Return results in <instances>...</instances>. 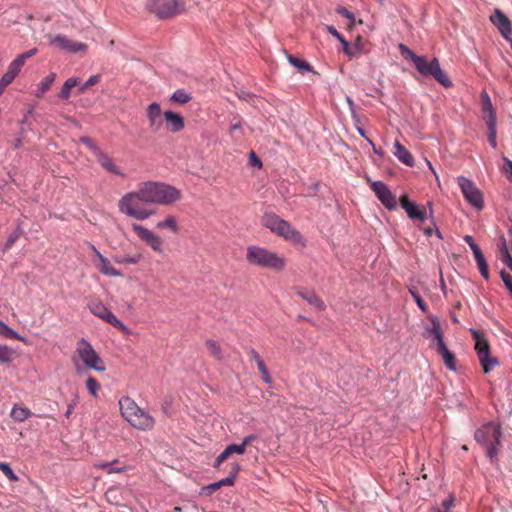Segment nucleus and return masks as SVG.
<instances>
[{"label": "nucleus", "instance_id": "obj_1", "mask_svg": "<svg viewBox=\"0 0 512 512\" xmlns=\"http://www.w3.org/2000/svg\"><path fill=\"white\" fill-rule=\"evenodd\" d=\"M144 203L169 205L181 197V192L172 185L147 181L138 185Z\"/></svg>", "mask_w": 512, "mask_h": 512}, {"label": "nucleus", "instance_id": "obj_2", "mask_svg": "<svg viewBox=\"0 0 512 512\" xmlns=\"http://www.w3.org/2000/svg\"><path fill=\"white\" fill-rule=\"evenodd\" d=\"M399 48L402 55L408 57L413 62L415 68L422 76L433 77L445 88H450L453 86V83L446 72L441 69L437 58H433L431 61H428L425 56H419L415 54L404 44H400Z\"/></svg>", "mask_w": 512, "mask_h": 512}, {"label": "nucleus", "instance_id": "obj_3", "mask_svg": "<svg viewBox=\"0 0 512 512\" xmlns=\"http://www.w3.org/2000/svg\"><path fill=\"white\" fill-rule=\"evenodd\" d=\"M119 408L122 417L136 429L147 431L152 430L155 419L149 412L141 409L130 397L124 396L119 399Z\"/></svg>", "mask_w": 512, "mask_h": 512}, {"label": "nucleus", "instance_id": "obj_4", "mask_svg": "<svg viewBox=\"0 0 512 512\" xmlns=\"http://www.w3.org/2000/svg\"><path fill=\"white\" fill-rule=\"evenodd\" d=\"M262 224L276 235L284 238L294 245L304 247L306 240L302 234L296 230L288 221L280 218L272 212H267L262 217Z\"/></svg>", "mask_w": 512, "mask_h": 512}, {"label": "nucleus", "instance_id": "obj_5", "mask_svg": "<svg viewBox=\"0 0 512 512\" xmlns=\"http://www.w3.org/2000/svg\"><path fill=\"white\" fill-rule=\"evenodd\" d=\"M76 355L77 357L73 358V364L77 373H82L84 369H93L98 372L105 371L104 361L85 338H81L77 342Z\"/></svg>", "mask_w": 512, "mask_h": 512}, {"label": "nucleus", "instance_id": "obj_6", "mask_svg": "<svg viewBox=\"0 0 512 512\" xmlns=\"http://www.w3.org/2000/svg\"><path fill=\"white\" fill-rule=\"evenodd\" d=\"M246 259L251 265L280 271L285 267V259L268 249L256 245L247 247Z\"/></svg>", "mask_w": 512, "mask_h": 512}, {"label": "nucleus", "instance_id": "obj_7", "mask_svg": "<svg viewBox=\"0 0 512 512\" xmlns=\"http://www.w3.org/2000/svg\"><path fill=\"white\" fill-rule=\"evenodd\" d=\"M141 203L144 202L138 188L137 191L123 195L118 202V208L122 214L137 220H145L155 214L152 209L142 208Z\"/></svg>", "mask_w": 512, "mask_h": 512}, {"label": "nucleus", "instance_id": "obj_8", "mask_svg": "<svg viewBox=\"0 0 512 512\" xmlns=\"http://www.w3.org/2000/svg\"><path fill=\"white\" fill-rule=\"evenodd\" d=\"M470 333L475 341V350L480 362V365L485 374L489 373L494 367L499 365V361L496 357L490 355V346L486 340L484 334L474 328H471Z\"/></svg>", "mask_w": 512, "mask_h": 512}, {"label": "nucleus", "instance_id": "obj_9", "mask_svg": "<svg viewBox=\"0 0 512 512\" xmlns=\"http://www.w3.org/2000/svg\"><path fill=\"white\" fill-rule=\"evenodd\" d=\"M457 183L465 200L476 210H482L484 207L483 194L476 187L475 183L471 179L464 176H458Z\"/></svg>", "mask_w": 512, "mask_h": 512}, {"label": "nucleus", "instance_id": "obj_10", "mask_svg": "<svg viewBox=\"0 0 512 512\" xmlns=\"http://www.w3.org/2000/svg\"><path fill=\"white\" fill-rule=\"evenodd\" d=\"M502 436L501 427L498 423L488 422L478 428L474 433L477 443L488 446V444H500Z\"/></svg>", "mask_w": 512, "mask_h": 512}, {"label": "nucleus", "instance_id": "obj_11", "mask_svg": "<svg viewBox=\"0 0 512 512\" xmlns=\"http://www.w3.org/2000/svg\"><path fill=\"white\" fill-rule=\"evenodd\" d=\"M146 8L157 17L164 19L180 11L178 0H147Z\"/></svg>", "mask_w": 512, "mask_h": 512}, {"label": "nucleus", "instance_id": "obj_12", "mask_svg": "<svg viewBox=\"0 0 512 512\" xmlns=\"http://www.w3.org/2000/svg\"><path fill=\"white\" fill-rule=\"evenodd\" d=\"M50 43L59 48L60 50L71 54H85L88 49V46L85 43L73 41L62 34H58L51 38Z\"/></svg>", "mask_w": 512, "mask_h": 512}, {"label": "nucleus", "instance_id": "obj_13", "mask_svg": "<svg viewBox=\"0 0 512 512\" xmlns=\"http://www.w3.org/2000/svg\"><path fill=\"white\" fill-rule=\"evenodd\" d=\"M371 188L379 201L389 210L396 208L395 196L390 191L388 185L383 181H374L371 183Z\"/></svg>", "mask_w": 512, "mask_h": 512}, {"label": "nucleus", "instance_id": "obj_14", "mask_svg": "<svg viewBox=\"0 0 512 512\" xmlns=\"http://www.w3.org/2000/svg\"><path fill=\"white\" fill-rule=\"evenodd\" d=\"M132 229L138 235V237L147 245H149L154 251L158 253L163 252L162 240L157 234L145 228L144 226L135 223L132 224Z\"/></svg>", "mask_w": 512, "mask_h": 512}, {"label": "nucleus", "instance_id": "obj_15", "mask_svg": "<svg viewBox=\"0 0 512 512\" xmlns=\"http://www.w3.org/2000/svg\"><path fill=\"white\" fill-rule=\"evenodd\" d=\"M240 470H241L240 464L236 463V462L233 463L232 469L227 477L203 487L202 493L205 495H211L214 491L221 488L222 486L233 485Z\"/></svg>", "mask_w": 512, "mask_h": 512}, {"label": "nucleus", "instance_id": "obj_16", "mask_svg": "<svg viewBox=\"0 0 512 512\" xmlns=\"http://www.w3.org/2000/svg\"><path fill=\"white\" fill-rule=\"evenodd\" d=\"M428 319L431 325L424 328L423 337L431 340L433 343L435 342L437 347L441 342H444L440 321L435 315H429Z\"/></svg>", "mask_w": 512, "mask_h": 512}, {"label": "nucleus", "instance_id": "obj_17", "mask_svg": "<svg viewBox=\"0 0 512 512\" xmlns=\"http://www.w3.org/2000/svg\"><path fill=\"white\" fill-rule=\"evenodd\" d=\"M490 21L497 27L504 39H509L512 32L511 22L500 9L494 10V13L490 15Z\"/></svg>", "mask_w": 512, "mask_h": 512}, {"label": "nucleus", "instance_id": "obj_18", "mask_svg": "<svg viewBox=\"0 0 512 512\" xmlns=\"http://www.w3.org/2000/svg\"><path fill=\"white\" fill-rule=\"evenodd\" d=\"M163 119L166 129L171 133H178L185 127L184 118L172 110L164 111Z\"/></svg>", "mask_w": 512, "mask_h": 512}, {"label": "nucleus", "instance_id": "obj_19", "mask_svg": "<svg viewBox=\"0 0 512 512\" xmlns=\"http://www.w3.org/2000/svg\"><path fill=\"white\" fill-rule=\"evenodd\" d=\"M96 160L99 163V165L108 173H111L113 175H116V176H119L122 178L125 177V173H124L123 169L120 166H118L115 163V160L110 155H108L106 152L102 151L96 157Z\"/></svg>", "mask_w": 512, "mask_h": 512}, {"label": "nucleus", "instance_id": "obj_20", "mask_svg": "<svg viewBox=\"0 0 512 512\" xmlns=\"http://www.w3.org/2000/svg\"><path fill=\"white\" fill-rule=\"evenodd\" d=\"M146 115L149 121L150 128L153 131H158L163 125V113L161 111L159 103L152 102L151 104H149L146 109Z\"/></svg>", "mask_w": 512, "mask_h": 512}, {"label": "nucleus", "instance_id": "obj_21", "mask_svg": "<svg viewBox=\"0 0 512 512\" xmlns=\"http://www.w3.org/2000/svg\"><path fill=\"white\" fill-rule=\"evenodd\" d=\"M296 294L316 310L324 311L326 309L324 301L316 294L314 290L298 288L296 290Z\"/></svg>", "mask_w": 512, "mask_h": 512}, {"label": "nucleus", "instance_id": "obj_22", "mask_svg": "<svg viewBox=\"0 0 512 512\" xmlns=\"http://www.w3.org/2000/svg\"><path fill=\"white\" fill-rule=\"evenodd\" d=\"M401 207L405 210L408 217L412 220H419L424 222L427 219V215L424 209H421L416 203L410 201L404 197L401 199Z\"/></svg>", "mask_w": 512, "mask_h": 512}, {"label": "nucleus", "instance_id": "obj_23", "mask_svg": "<svg viewBox=\"0 0 512 512\" xmlns=\"http://www.w3.org/2000/svg\"><path fill=\"white\" fill-rule=\"evenodd\" d=\"M481 105H482V112L484 114V120L486 124L488 123H497L496 119V113L493 107V104L491 102V99L486 91H482L481 95Z\"/></svg>", "mask_w": 512, "mask_h": 512}, {"label": "nucleus", "instance_id": "obj_24", "mask_svg": "<svg viewBox=\"0 0 512 512\" xmlns=\"http://www.w3.org/2000/svg\"><path fill=\"white\" fill-rule=\"evenodd\" d=\"M394 156L403 164L413 167L415 164L412 154L398 141L394 142Z\"/></svg>", "mask_w": 512, "mask_h": 512}, {"label": "nucleus", "instance_id": "obj_25", "mask_svg": "<svg viewBox=\"0 0 512 512\" xmlns=\"http://www.w3.org/2000/svg\"><path fill=\"white\" fill-rule=\"evenodd\" d=\"M436 350L442 356L446 368L451 371H456V364H457L456 357H455L454 353H452L447 348L445 342H441V344H439L436 347Z\"/></svg>", "mask_w": 512, "mask_h": 512}, {"label": "nucleus", "instance_id": "obj_26", "mask_svg": "<svg viewBox=\"0 0 512 512\" xmlns=\"http://www.w3.org/2000/svg\"><path fill=\"white\" fill-rule=\"evenodd\" d=\"M97 258L99 259L98 269L102 274L110 277L121 276L120 271L115 269L109 260L101 254V252H97Z\"/></svg>", "mask_w": 512, "mask_h": 512}, {"label": "nucleus", "instance_id": "obj_27", "mask_svg": "<svg viewBox=\"0 0 512 512\" xmlns=\"http://www.w3.org/2000/svg\"><path fill=\"white\" fill-rule=\"evenodd\" d=\"M119 461L117 459L111 462H101L95 466L99 469L105 470L108 474L120 473L125 470V466H118Z\"/></svg>", "mask_w": 512, "mask_h": 512}, {"label": "nucleus", "instance_id": "obj_28", "mask_svg": "<svg viewBox=\"0 0 512 512\" xmlns=\"http://www.w3.org/2000/svg\"><path fill=\"white\" fill-rule=\"evenodd\" d=\"M192 95L185 89H177L170 96V101L177 104H186L191 101Z\"/></svg>", "mask_w": 512, "mask_h": 512}, {"label": "nucleus", "instance_id": "obj_29", "mask_svg": "<svg viewBox=\"0 0 512 512\" xmlns=\"http://www.w3.org/2000/svg\"><path fill=\"white\" fill-rule=\"evenodd\" d=\"M88 307L93 315L99 317L102 320L106 316V313L109 311V309L100 301H91Z\"/></svg>", "mask_w": 512, "mask_h": 512}, {"label": "nucleus", "instance_id": "obj_30", "mask_svg": "<svg viewBox=\"0 0 512 512\" xmlns=\"http://www.w3.org/2000/svg\"><path fill=\"white\" fill-rule=\"evenodd\" d=\"M55 78L56 74L54 72L49 73L39 84L36 96L41 97L44 95L50 89L51 85L55 81Z\"/></svg>", "mask_w": 512, "mask_h": 512}, {"label": "nucleus", "instance_id": "obj_31", "mask_svg": "<svg viewBox=\"0 0 512 512\" xmlns=\"http://www.w3.org/2000/svg\"><path fill=\"white\" fill-rule=\"evenodd\" d=\"M32 415L31 411L24 407L14 406L11 410V417L18 422H23Z\"/></svg>", "mask_w": 512, "mask_h": 512}, {"label": "nucleus", "instance_id": "obj_32", "mask_svg": "<svg viewBox=\"0 0 512 512\" xmlns=\"http://www.w3.org/2000/svg\"><path fill=\"white\" fill-rule=\"evenodd\" d=\"M23 234V229L21 227V223L17 225V228L9 235L6 242L3 245V251H8L14 243L20 238V236Z\"/></svg>", "mask_w": 512, "mask_h": 512}, {"label": "nucleus", "instance_id": "obj_33", "mask_svg": "<svg viewBox=\"0 0 512 512\" xmlns=\"http://www.w3.org/2000/svg\"><path fill=\"white\" fill-rule=\"evenodd\" d=\"M113 259L117 264H137L142 259V255L140 253L133 255H116Z\"/></svg>", "mask_w": 512, "mask_h": 512}, {"label": "nucleus", "instance_id": "obj_34", "mask_svg": "<svg viewBox=\"0 0 512 512\" xmlns=\"http://www.w3.org/2000/svg\"><path fill=\"white\" fill-rule=\"evenodd\" d=\"M287 58L291 65H293L295 68H297L301 71L310 72L313 70L312 66L305 60L296 58L292 55H288Z\"/></svg>", "mask_w": 512, "mask_h": 512}, {"label": "nucleus", "instance_id": "obj_35", "mask_svg": "<svg viewBox=\"0 0 512 512\" xmlns=\"http://www.w3.org/2000/svg\"><path fill=\"white\" fill-rule=\"evenodd\" d=\"M80 142L84 144L94 154L95 157H97L103 151L89 136H82L80 138Z\"/></svg>", "mask_w": 512, "mask_h": 512}, {"label": "nucleus", "instance_id": "obj_36", "mask_svg": "<svg viewBox=\"0 0 512 512\" xmlns=\"http://www.w3.org/2000/svg\"><path fill=\"white\" fill-rule=\"evenodd\" d=\"M14 350L7 346L0 344V363L8 364L13 360Z\"/></svg>", "mask_w": 512, "mask_h": 512}, {"label": "nucleus", "instance_id": "obj_37", "mask_svg": "<svg viewBox=\"0 0 512 512\" xmlns=\"http://www.w3.org/2000/svg\"><path fill=\"white\" fill-rule=\"evenodd\" d=\"M206 346L212 356H214L216 359L222 358L221 347L218 344V342H216L215 340L209 339L206 342Z\"/></svg>", "mask_w": 512, "mask_h": 512}, {"label": "nucleus", "instance_id": "obj_38", "mask_svg": "<svg viewBox=\"0 0 512 512\" xmlns=\"http://www.w3.org/2000/svg\"><path fill=\"white\" fill-rule=\"evenodd\" d=\"M24 66V63L19 59V58H15L8 66V69L6 72H8L9 74L17 77L18 74L20 73L21 69L23 68Z\"/></svg>", "mask_w": 512, "mask_h": 512}, {"label": "nucleus", "instance_id": "obj_39", "mask_svg": "<svg viewBox=\"0 0 512 512\" xmlns=\"http://www.w3.org/2000/svg\"><path fill=\"white\" fill-rule=\"evenodd\" d=\"M409 292H410L411 296L413 297L414 301L416 302L417 306L419 307V309H421V311H423V312H427L428 306L424 302V300L421 298V296L418 293V291L416 290V288H414V287L409 288Z\"/></svg>", "mask_w": 512, "mask_h": 512}, {"label": "nucleus", "instance_id": "obj_40", "mask_svg": "<svg viewBox=\"0 0 512 512\" xmlns=\"http://www.w3.org/2000/svg\"><path fill=\"white\" fill-rule=\"evenodd\" d=\"M499 446L500 444L496 443L488 444V446H485L487 457L490 459L491 463L497 462Z\"/></svg>", "mask_w": 512, "mask_h": 512}, {"label": "nucleus", "instance_id": "obj_41", "mask_svg": "<svg viewBox=\"0 0 512 512\" xmlns=\"http://www.w3.org/2000/svg\"><path fill=\"white\" fill-rule=\"evenodd\" d=\"M487 125V129H488V142L489 144L493 147V148H496L497 147V141H496V137H497V131H496V123H488L486 124Z\"/></svg>", "mask_w": 512, "mask_h": 512}, {"label": "nucleus", "instance_id": "obj_42", "mask_svg": "<svg viewBox=\"0 0 512 512\" xmlns=\"http://www.w3.org/2000/svg\"><path fill=\"white\" fill-rule=\"evenodd\" d=\"M343 50L349 57H357L359 54L362 53L363 49L359 43H355L354 45L351 46L347 42V46H343Z\"/></svg>", "mask_w": 512, "mask_h": 512}, {"label": "nucleus", "instance_id": "obj_43", "mask_svg": "<svg viewBox=\"0 0 512 512\" xmlns=\"http://www.w3.org/2000/svg\"><path fill=\"white\" fill-rule=\"evenodd\" d=\"M501 252H502V261L512 269V257L509 253V250H508V247H507V244H506V240L504 238H502V243H501Z\"/></svg>", "mask_w": 512, "mask_h": 512}, {"label": "nucleus", "instance_id": "obj_44", "mask_svg": "<svg viewBox=\"0 0 512 512\" xmlns=\"http://www.w3.org/2000/svg\"><path fill=\"white\" fill-rule=\"evenodd\" d=\"M346 102L348 104L349 111L351 113V117L355 123L360 122V117L357 112V106L354 103L353 99L350 96H346Z\"/></svg>", "mask_w": 512, "mask_h": 512}, {"label": "nucleus", "instance_id": "obj_45", "mask_svg": "<svg viewBox=\"0 0 512 512\" xmlns=\"http://www.w3.org/2000/svg\"><path fill=\"white\" fill-rule=\"evenodd\" d=\"M86 387H87L88 391L90 392V394H92L95 397L97 396V392L100 388V385L94 377H89L86 380Z\"/></svg>", "mask_w": 512, "mask_h": 512}, {"label": "nucleus", "instance_id": "obj_46", "mask_svg": "<svg viewBox=\"0 0 512 512\" xmlns=\"http://www.w3.org/2000/svg\"><path fill=\"white\" fill-rule=\"evenodd\" d=\"M0 469L4 472L10 481H18V476L14 473L8 463H0Z\"/></svg>", "mask_w": 512, "mask_h": 512}, {"label": "nucleus", "instance_id": "obj_47", "mask_svg": "<svg viewBox=\"0 0 512 512\" xmlns=\"http://www.w3.org/2000/svg\"><path fill=\"white\" fill-rule=\"evenodd\" d=\"M157 227L158 228H169L171 229L173 232H177V223H176V220L173 218V217H168L166 218L164 221H161L157 224Z\"/></svg>", "mask_w": 512, "mask_h": 512}, {"label": "nucleus", "instance_id": "obj_48", "mask_svg": "<svg viewBox=\"0 0 512 512\" xmlns=\"http://www.w3.org/2000/svg\"><path fill=\"white\" fill-rule=\"evenodd\" d=\"M336 13L345 17L346 19H348L349 23L351 25H353L355 23V16L352 12H350L348 9H346L345 7L343 6H338L336 8Z\"/></svg>", "mask_w": 512, "mask_h": 512}, {"label": "nucleus", "instance_id": "obj_49", "mask_svg": "<svg viewBox=\"0 0 512 512\" xmlns=\"http://www.w3.org/2000/svg\"><path fill=\"white\" fill-rule=\"evenodd\" d=\"M225 449H226V453L229 455H232L234 453L242 455L246 451V449L244 448V446L241 443L228 445Z\"/></svg>", "mask_w": 512, "mask_h": 512}, {"label": "nucleus", "instance_id": "obj_50", "mask_svg": "<svg viewBox=\"0 0 512 512\" xmlns=\"http://www.w3.org/2000/svg\"><path fill=\"white\" fill-rule=\"evenodd\" d=\"M99 80H100V76L99 75H92V76H90L88 78V80L80 86L79 92L83 93L90 86H93V85L97 84L99 82Z\"/></svg>", "mask_w": 512, "mask_h": 512}, {"label": "nucleus", "instance_id": "obj_51", "mask_svg": "<svg viewBox=\"0 0 512 512\" xmlns=\"http://www.w3.org/2000/svg\"><path fill=\"white\" fill-rule=\"evenodd\" d=\"M257 367L259 369V372L261 373L262 375V379L265 383H271V376L269 374V371L264 363L263 362H260L259 364H257Z\"/></svg>", "mask_w": 512, "mask_h": 512}, {"label": "nucleus", "instance_id": "obj_52", "mask_svg": "<svg viewBox=\"0 0 512 512\" xmlns=\"http://www.w3.org/2000/svg\"><path fill=\"white\" fill-rule=\"evenodd\" d=\"M454 499L452 496H449L445 500H443L441 507L436 508V512H449L452 505H453Z\"/></svg>", "mask_w": 512, "mask_h": 512}, {"label": "nucleus", "instance_id": "obj_53", "mask_svg": "<svg viewBox=\"0 0 512 512\" xmlns=\"http://www.w3.org/2000/svg\"><path fill=\"white\" fill-rule=\"evenodd\" d=\"M327 31L333 35L336 39H338L340 41V43L342 44V46H347V41L345 40V38L342 36V34H340L337 29L332 26V25H328L327 26Z\"/></svg>", "mask_w": 512, "mask_h": 512}, {"label": "nucleus", "instance_id": "obj_54", "mask_svg": "<svg viewBox=\"0 0 512 512\" xmlns=\"http://www.w3.org/2000/svg\"><path fill=\"white\" fill-rule=\"evenodd\" d=\"M229 456L230 455L226 453V449H224V451L220 453L215 459L213 467L218 469Z\"/></svg>", "mask_w": 512, "mask_h": 512}, {"label": "nucleus", "instance_id": "obj_55", "mask_svg": "<svg viewBox=\"0 0 512 512\" xmlns=\"http://www.w3.org/2000/svg\"><path fill=\"white\" fill-rule=\"evenodd\" d=\"M36 53H37V49L32 48V49L18 55L17 58H19L25 64V61L27 59H29L30 57L34 56Z\"/></svg>", "mask_w": 512, "mask_h": 512}, {"label": "nucleus", "instance_id": "obj_56", "mask_svg": "<svg viewBox=\"0 0 512 512\" xmlns=\"http://www.w3.org/2000/svg\"><path fill=\"white\" fill-rule=\"evenodd\" d=\"M505 162V172L507 174V178L512 182V160L504 157Z\"/></svg>", "mask_w": 512, "mask_h": 512}, {"label": "nucleus", "instance_id": "obj_57", "mask_svg": "<svg viewBox=\"0 0 512 512\" xmlns=\"http://www.w3.org/2000/svg\"><path fill=\"white\" fill-rule=\"evenodd\" d=\"M6 338H12V339H16V340H19V341H24V337H22L18 332H16L15 330H13L12 328H8V331L5 335Z\"/></svg>", "mask_w": 512, "mask_h": 512}, {"label": "nucleus", "instance_id": "obj_58", "mask_svg": "<svg viewBox=\"0 0 512 512\" xmlns=\"http://www.w3.org/2000/svg\"><path fill=\"white\" fill-rule=\"evenodd\" d=\"M249 160L252 166H256L258 168L262 167L261 160L256 156L255 152L251 151L249 154Z\"/></svg>", "mask_w": 512, "mask_h": 512}, {"label": "nucleus", "instance_id": "obj_59", "mask_svg": "<svg viewBox=\"0 0 512 512\" xmlns=\"http://www.w3.org/2000/svg\"><path fill=\"white\" fill-rule=\"evenodd\" d=\"M16 77L9 74L8 72H5V74L1 77L0 81L6 86L8 87L12 82L13 80L15 79Z\"/></svg>", "mask_w": 512, "mask_h": 512}, {"label": "nucleus", "instance_id": "obj_60", "mask_svg": "<svg viewBox=\"0 0 512 512\" xmlns=\"http://www.w3.org/2000/svg\"><path fill=\"white\" fill-rule=\"evenodd\" d=\"M70 94H71V89L69 88L68 85L64 84L62 86V89H61L60 93H59V97L61 99L66 100V99H68L70 97Z\"/></svg>", "mask_w": 512, "mask_h": 512}, {"label": "nucleus", "instance_id": "obj_61", "mask_svg": "<svg viewBox=\"0 0 512 512\" xmlns=\"http://www.w3.org/2000/svg\"><path fill=\"white\" fill-rule=\"evenodd\" d=\"M473 252V255L475 257V260H479V259H482L484 258V255L481 251V249L479 248V246L477 244L475 245H471V248H470Z\"/></svg>", "mask_w": 512, "mask_h": 512}, {"label": "nucleus", "instance_id": "obj_62", "mask_svg": "<svg viewBox=\"0 0 512 512\" xmlns=\"http://www.w3.org/2000/svg\"><path fill=\"white\" fill-rule=\"evenodd\" d=\"M257 439V436L255 434H250V435H247L246 437L243 438L241 444L244 446V448L246 449L247 446L249 444H251L252 442H254L255 440Z\"/></svg>", "mask_w": 512, "mask_h": 512}, {"label": "nucleus", "instance_id": "obj_63", "mask_svg": "<svg viewBox=\"0 0 512 512\" xmlns=\"http://www.w3.org/2000/svg\"><path fill=\"white\" fill-rule=\"evenodd\" d=\"M117 319L118 318L109 310L108 313H106V316L104 317L103 320L109 323L110 325H113L115 324Z\"/></svg>", "mask_w": 512, "mask_h": 512}, {"label": "nucleus", "instance_id": "obj_64", "mask_svg": "<svg viewBox=\"0 0 512 512\" xmlns=\"http://www.w3.org/2000/svg\"><path fill=\"white\" fill-rule=\"evenodd\" d=\"M249 354H250L251 358L256 362V364L263 362V359L260 357V355L258 354V352L255 349H253V348L249 349Z\"/></svg>", "mask_w": 512, "mask_h": 512}]
</instances>
